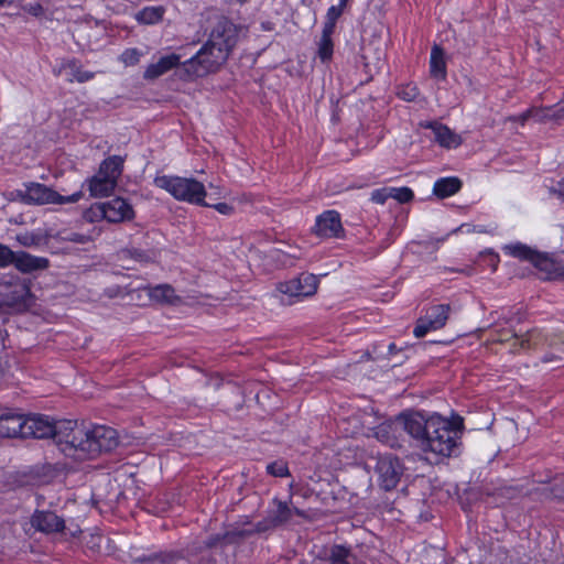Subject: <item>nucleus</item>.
I'll list each match as a JSON object with an SVG mask.
<instances>
[{"mask_svg":"<svg viewBox=\"0 0 564 564\" xmlns=\"http://www.w3.org/2000/svg\"><path fill=\"white\" fill-rule=\"evenodd\" d=\"M403 429L415 441L416 446L425 453L441 457L459 454V440L464 430L460 416L448 420L438 414L427 419L420 413L404 415Z\"/></svg>","mask_w":564,"mask_h":564,"instance_id":"f257e3e1","label":"nucleus"},{"mask_svg":"<svg viewBox=\"0 0 564 564\" xmlns=\"http://www.w3.org/2000/svg\"><path fill=\"white\" fill-rule=\"evenodd\" d=\"M236 42V26L227 19H219L213 28L206 44L184 63L185 72L196 77L215 72L226 62Z\"/></svg>","mask_w":564,"mask_h":564,"instance_id":"f03ea898","label":"nucleus"},{"mask_svg":"<svg viewBox=\"0 0 564 564\" xmlns=\"http://www.w3.org/2000/svg\"><path fill=\"white\" fill-rule=\"evenodd\" d=\"M506 254L521 261L532 263L545 280L564 281V264L551 258L547 253L538 251L522 242H512L502 247Z\"/></svg>","mask_w":564,"mask_h":564,"instance_id":"7ed1b4c3","label":"nucleus"},{"mask_svg":"<svg viewBox=\"0 0 564 564\" xmlns=\"http://www.w3.org/2000/svg\"><path fill=\"white\" fill-rule=\"evenodd\" d=\"M89 426L74 421L57 422L55 442L59 449L76 459L88 458Z\"/></svg>","mask_w":564,"mask_h":564,"instance_id":"20e7f679","label":"nucleus"},{"mask_svg":"<svg viewBox=\"0 0 564 564\" xmlns=\"http://www.w3.org/2000/svg\"><path fill=\"white\" fill-rule=\"evenodd\" d=\"M156 187L166 191L171 196L181 202L195 205L209 206L205 203L206 189L203 183L192 177L161 175L154 178Z\"/></svg>","mask_w":564,"mask_h":564,"instance_id":"39448f33","label":"nucleus"},{"mask_svg":"<svg viewBox=\"0 0 564 564\" xmlns=\"http://www.w3.org/2000/svg\"><path fill=\"white\" fill-rule=\"evenodd\" d=\"M123 162V158L112 155L100 163L97 174L87 181L93 197L108 196L113 192L122 173Z\"/></svg>","mask_w":564,"mask_h":564,"instance_id":"423d86ee","label":"nucleus"},{"mask_svg":"<svg viewBox=\"0 0 564 564\" xmlns=\"http://www.w3.org/2000/svg\"><path fill=\"white\" fill-rule=\"evenodd\" d=\"M23 189L19 191L20 198L29 205H64L74 204L83 198L82 191L75 192L72 195H61L52 187L36 182H29L23 185Z\"/></svg>","mask_w":564,"mask_h":564,"instance_id":"0eeeda50","label":"nucleus"},{"mask_svg":"<svg viewBox=\"0 0 564 564\" xmlns=\"http://www.w3.org/2000/svg\"><path fill=\"white\" fill-rule=\"evenodd\" d=\"M85 217L89 221L106 219L109 223H122L133 219L134 210L127 199L115 197L107 202L94 204L86 212Z\"/></svg>","mask_w":564,"mask_h":564,"instance_id":"6e6552de","label":"nucleus"},{"mask_svg":"<svg viewBox=\"0 0 564 564\" xmlns=\"http://www.w3.org/2000/svg\"><path fill=\"white\" fill-rule=\"evenodd\" d=\"M376 473L379 486L386 491H390L398 486L403 474V466L397 456L386 454L378 457Z\"/></svg>","mask_w":564,"mask_h":564,"instance_id":"1a4fd4ad","label":"nucleus"},{"mask_svg":"<svg viewBox=\"0 0 564 564\" xmlns=\"http://www.w3.org/2000/svg\"><path fill=\"white\" fill-rule=\"evenodd\" d=\"M451 306L448 304H436L427 307L424 315L417 321L413 329V335L416 338L424 337L431 330H437L445 326Z\"/></svg>","mask_w":564,"mask_h":564,"instance_id":"9d476101","label":"nucleus"},{"mask_svg":"<svg viewBox=\"0 0 564 564\" xmlns=\"http://www.w3.org/2000/svg\"><path fill=\"white\" fill-rule=\"evenodd\" d=\"M88 458L96 457L102 452H110L118 445V434L112 427L105 425L89 426Z\"/></svg>","mask_w":564,"mask_h":564,"instance_id":"9b49d317","label":"nucleus"},{"mask_svg":"<svg viewBox=\"0 0 564 564\" xmlns=\"http://www.w3.org/2000/svg\"><path fill=\"white\" fill-rule=\"evenodd\" d=\"M318 279L312 273H302L289 281L279 282L276 291L291 297H308L316 293Z\"/></svg>","mask_w":564,"mask_h":564,"instance_id":"f8f14e48","label":"nucleus"},{"mask_svg":"<svg viewBox=\"0 0 564 564\" xmlns=\"http://www.w3.org/2000/svg\"><path fill=\"white\" fill-rule=\"evenodd\" d=\"M512 340L510 351L516 354L520 350H529L535 348L540 341V333L538 329L527 330L524 334L519 335L512 329H497L492 334V341L509 343Z\"/></svg>","mask_w":564,"mask_h":564,"instance_id":"ddd939ff","label":"nucleus"},{"mask_svg":"<svg viewBox=\"0 0 564 564\" xmlns=\"http://www.w3.org/2000/svg\"><path fill=\"white\" fill-rule=\"evenodd\" d=\"M57 422L54 423L48 416L32 415L23 416V437L56 438Z\"/></svg>","mask_w":564,"mask_h":564,"instance_id":"4468645a","label":"nucleus"},{"mask_svg":"<svg viewBox=\"0 0 564 564\" xmlns=\"http://www.w3.org/2000/svg\"><path fill=\"white\" fill-rule=\"evenodd\" d=\"M312 231L319 238L343 237L344 228L339 213L336 210H326L318 215Z\"/></svg>","mask_w":564,"mask_h":564,"instance_id":"2eb2a0df","label":"nucleus"},{"mask_svg":"<svg viewBox=\"0 0 564 564\" xmlns=\"http://www.w3.org/2000/svg\"><path fill=\"white\" fill-rule=\"evenodd\" d=\"M31 525L40 532L50 534L61 532L65 528V522L52 511H35L31 517Z\"/></svg>","mask_w":564,"mask_h":564,"instance_id":"dca6fc26","label":"nucleus"},{"mask_svg":"<svg viewBox=\"0 0 564 564\" xmlns=\"http://www.w3.org/2000/svg\"><path fill=\"white\" fill-rule=\"evenodd\" d=\"M50 261L44 257H36L24 251L15 252L13 265L22 273H32L34 271L45 270Z\"/></svg>","mask_w":564,"mask_h":564,"instance_id":"f3484780","label":"nucleus"},{"mask_svg":"<svg viewBox=\"0 0 564 564\" xmlns=\"http://www.w3.org/2000/svg\"><path fill=\"white\" fill-rule=\"evenodd\" d=\"M180 64V55L169 54L162 56L158 62L150 64L143 74L144 79L153 80L166 74Z\"/></svg>","mask_w":564,"mask_h":564,"instance_id":"a211bd4d","label":"nucleus"},{"mask_svg":"<svg viewBox=\"0 0 564 564\" xmlns=\"http://www.w3.org/2000/svg\"><path fill=\"white\" fill-rule=\"evenodd\" d=\"M427 128L433 131L434 140L443 148H457L462 144V137L443 123L431 122Z\"/></svg>","mask_w":564,"mask_h":564,"instance_id":"6ab92c4d","label":"nucleus"},{"mask_svg":"<svg viewBox=\"0 0 564 564\" xmlns=\"http://www.w3.org/2000/svg\"><path fill=\"white\" fill-rule=\"evenodd\" d=\"M23 437V415L4 413L0 415V437Z\"/></svg>","mask_w":564,"mask_h":564,"instance_id":"aec40b11","label":"nucleus"},{"mask_svg":"<svg viewBox=\"0 0 564 564\" xmlns=\"http://www.w3.org/2000/svg\"><path fill=\"white\" fill-rule=\"evenodd\" d=\"M330 564H359L357 555L351 546L334 544L327 552Z\"/></svg>","mask_w":564,"mask_h":564,"instance_id":"412c9836","label":"nucleus"},{"mask_svg":"<svg viewBox=\"0 0 564 564\" xmlns=\"http://www.w3.org/2000/svg\"><path fill=\"white\" fill-rule=\"evenodd\" d=\"M65 73L69 83H86L94 78L93 72L84 70L75 59H69L61 65L59 74Z\"/></svg>","mask_w":564,"mask_h":564,"instance_id":"4be33fe9","label":"nucleus"},{"mask_svg":"<svg viewBox=\"0 0 564 564\" xmlns=\"http://www.w3.org/2000/svg\"><path fill=\"white\" fill-rule=\"evenodd\" d=\"M462 186V181L456 176L442 177L434 183L433 194L438 198H446L458 193Z\"/></svg>","mask_w":564,"mask_h":564,"instance_id":"5701e85b","label":"nucleus"},{"mask_svg":"<svg viewBox=\"0 0 564 564\" xmlns=\"http://www.w3.org/2000/svg\"><path fill=\"white\" fill-rule=\"evenodd\" d=\"M430 73L432 77L438 80H444L446 78L447 73L444 51L438 45H434L431 51Z\"/></svg>","mask_w":564,"mask_h":564,"instance_id":"b1692460","label":"nucleus"},{"mask_svg":"<svg viewBox=\"0 0 564 564\" xmlns=\"http://www.w3.org/2000/svg\"><path fill=\"white\" fill-rule=\"evenodd\" d=\"M164 13L165 9L162 6H149L138 11L134 18L142 24H155L163 19Z\"/></svg>","mask_w":564,"mask_h":564,"instance_id":"393cba45","label":"nucleus"},{"mask_svg":"<svg viewBox=\"0 0 564 564\" xmlns=\"http://www.w3.org/2000/svg\"><path fill=\"white\" fill-rule=\"evenodd\" d=\"M334 32L322 30V36L317 43V56L323 63L332 59L334 53V43L332 35Z\"/></svg>","mask_w":564,"mask_h":564,"instance_id":"a878e982","label":"nucleus"},{"mask_svg":"<svg viewBox=\"0 0 564 564\" xmlns=\"http://www.w3.org/2000/svg\"><path fill=\"white\" fill-rule=\"evenodd\" d=\"M149 297L160 303H171L175 299V292L169 284H160L153 288H145Z\"/></svg>","mask_w":564,"mask_h":564,"instance_id":"bb28decb","label":"nucleus"},{"mask_svg":"<svg viewBox=\"0 0 564 564\" xmlns=\"http://www.w3.org/2000/svg\"><path fill=\"white\" fill-rule=\"evenodd\" d=\"M276 509L272 511L269 517L272 519L273 524L276 527L282 525L291 520L293 510L284 501L274 500Z\"/></svg>","mask_w":564,"mask_h":564,"instance_id":"cd10ccee","label":"nucleus"},{"mask_svg":"<svg viewBox=\"0 0 564 564\" xmlns=\"http://www.w3.org/2000/svg\"><path fill=\"white\" fill-rule=\"evenodd\" d=\"M391 431L392 424L382 423L375 429V435L380 442L389 445L390 447H394L397 445V440L390 435Z\"/></svg>","mask_w":564,"mask_h":564,"instance_id":"c85d7f7f","label":"nucleus"},{"mask_svg":"<svg viewBox=\"0 0 564 564\" xmlns=\"http://www.w3.org/2000/svg\"><path fill=\"white\" fill-rule=\"evenodd\" d=\"M343 11L344 10L337 6H332L328 8L323 30L335 32L336 22L343 14Z\"/></svg>","mask_w":564,"mask_h":564,"instance_id":"c756f323","label":"nucleus"},{"mask_svg":"<svg viewBox=\"0 0 564 564\" xmlns=\"http://www.w3.org/2000/svg\"><path fill=\"white\" fill-rule=\"evenodd\" d=\"M267 471L273 477H286L290 475L288 464L282 459L268 464Z\"/></svg>","mask_w":564,"mask_h":564,"instance_id":"7c9ffc66","label":"nucleus"},{"mask_svg":"<svg viewBox=\"0 0 564 564\" xmlns=\"http://www.w3.org/2000/svg\"><path fill=\"white\" fill-rule=\"evenodd\" d=\"M142 53L138 48H127L122 52L119 59L126 66H133L140 62Z\"/></svg>","mask_w":564,"mask_h":564,"instance_id":"2f4dec72","label":"nucleus"},{"mask_svg":"<svg viewBox=\"0 0 564 564\" xmlns=\"http://www.w3.org/2000/svg\"><path fill=\"white\" fill-rule=\"evenodd\" d=\"M419 95H420V91H419L417 87L412 84L402 86L398 90V96L405 101H413L419 97Z\"/></svg>","mask_w":564,"mask_h":564,"instance_id":"473e14b6","label":"nucleus"},{"mask_svg":"<svg viewBox=\"0 0 564 564\" xmlns=\"http://www.w3.org/2000/svg\"><path fill=\"white\" fill-rule=\"evenodd\" d=\"M413 196V192L409 187L391 188V197L399 203H409Z\"/></svg>","mask_w":564,"mask_h":564,"instance_id":"72a5a7b5","label":"nucleus"},{"mask_svg":"<svg viewBox=\"0 0 564 564\" xmlns=\"http://www.w3.org/2000/svg\"><path fill=\"white\" fill-rule=\"evenodd\" d=\"M15 252L0 243V268H6L14 262Z\"/></svg>","mask_w":564,"mask_h":564,"instance_id":"f704fd0d","label":"nucleus"},{"mask_svg":"<svg viewBox=\"0 0 564 564\" xmlns=\"http://www.w3.org/2000/svg\"><path fill=\"white\" fill-rule=\"evenodd\" d=\"M529 112H531V119H534L538 122H544L546 120H553L550 118L551 116V108H530L528 109Z\"/></svg>","mask_w":564,"mask_h":564,"instance_id":"c9c22d12","label":"nucleus"},{"mask_svg":"<svg viewBox=\"0 0 564 564\" xmlns=\"http://www.w3.org/2000/svg\"><path fill=\"white\" fill-rule=\"evenodd\" d=\"M391 197V188H378L371 193V200L376 204H384Z\"/></svg>","mask_w":564,"mask_h":564,"instance_id":"e433bc0d","label":"nucleus"},{"mask_svg":"<svg viewBox=\"0 0 564 564\" xmlns=\"http://www.w3.org/2000/svg\"><path fill=\"white\" fill-rule=\"evenodd\" d=\"M482 257L486 263L491 268V270L496 271L500 261L499 256L492 251H489L485 253Z\"/></svg>","mask_w":564,"mask_h":564,"instance_id":"4c0bfd02","label":"nucleus"},{"mask_svg":"<svg viewBox=\"0 0 564 564\" xmlns=\"http://www.w3.org/2000/svg\"><path fill=\"white\" fill-rule=\"evenodd\" d=\"M23 10L32 15L39 17L43 13V7L39 2L26 3Z\"/></svg>","mask_w":564,"mask_h":564,"instance_id":"58836bf2","label":"nucleus"},{"mask_svg":"<svg viewBox=\"0 0 564 564\" xmlns=\"http://www.w3.org/2000/svg\"><path fill=\"white\" fill-rule=\"evenodd\" d=\"M67 241L75 242V243H87L90 238L87 235L78 234V232H72L67 237L64 238Z\"/></svg>","mask_w":564,"mask_h":564,"instance_id":"ea45409f","label":"nucleus"},{"mask_svg":"<svg viewBox=\"0 0 564 564\" xmlns=\"http://www.w3.org/2000/svg\"><path fill=\"white\" fill-rule=\"evenodd\" d=\"M276 525L273 524L272 519L270 517L265 518L264 520L258 522L256 524L254 531L257 532H265L272 528H275Z\"/></svg>","mask_w":564,"mask_h":564,"instance_id":"a19ab883","label":"nucleus"},{"mask_svg":"<svg viewBox=\"0 0 564 564\" xmlns=\"http://www.w3.org/2000/svg\"><path fill=\"white\" fill-rule=\"evenodd\" d=\"M529 119H531V112H529V110H525L520 115L510 116L508 118L509 121L519 122L521 126H524Z\"/></svg>","mask_w":564,"mask_h":564,"instance_id":"79ce46f5","label":"nucleus"},{"mask_svg":"<svg viewBox=\"0 0 564 564\" xmlns=\"http://www.w3.org/2000/svg\"><path fill=\"white\" fill-rule=\"evenodd\" d=\"M552 495L554 498L564 500V482L563 484H554L551 489Z\"/></svg>","mask_w":564,"mask_h":564,"instance_id":"37998d69","label":"nucleus"},{"mask_svg":"<svg viewBox=\"0 0 564 564\" xmlns=\"http://www.w3.org/2000/svg\"><path fill=\"white\" fill-rule=\"evenodd\" d=\"M553 120H563L564 119V104L558 105L554 110L551 111V116Z\"/></svg>","mask_w":564,"mask_h":564,"instance_id":"c03bdc74","label":"nucleus"},{"mask_svg":"<svg viewBox=\"0 0 564 564\" xmlns=\"http://www.w3.org/2000/svg\"><path fill=\"white\" fill-rule=\"evenodd\" d=\"M551 193H553L564 202V181L557 182V184L551 188Z\"/></svg>","mask_w":564,"mask_h":564,"instance_id":"a18cd8bd","label":"nucleus"},{"mask_svg":"<svg viewBox=\"0 0 564 564\" xmlns=\"http://www.w3.org/2000/svg\"><path fill=\"white\" fill-rule=\"evenodd\" d=\"M217 212H219L220 214H224V215H227V214H230L231 212V207L225 203H219V204H216L213 206Z\"/></svg>","mask_w":564,"mask_h":564,"instance_id":"49530a36","label":"nucleus"},{"mask_svg":"<svg viewBox=\"0 0 564 564\" xmlns=\"http://www.w3.org/2000/svg\"><path fill=\"white\" fill-rule=\"evenodd\" d=\"M401 348H397L395 344L391 343L388 347V352L390 356L394 355L397 351H401Z\"/></svg>","mask_w":564,"mask_h":564,"instance_id":"de8ad7c7","label":"nucleus"},{"mask_svg":"<svg viewBox=\"0 0 564 564\" xmlns=\"http://www.w3.org/2000/svg\"><path fill=\"white\" fill-rule=\"evenodd\" d=\"M554 359H555V357H554L553 355H545V356L543 357V361H544V362H549V361H552V360H554Z\"/></svg>","mask_w":564,"mask_h":564,"instance_id":"09e8293b","label":"nucleus"},{"mask_svg":"<svg viewBox=\"0 0 564 564\" xmlns=\"http://www.w3.org/2000/svg\"><path fill=\"white\" fill-rule=\"evenodd\" d=\"M349 0H339V4L337 7H340L343 10L345 9V7L347 6Z\"/></svg>","mask_w":564,"mask_h":564,"instance_id":"8fccbe9b","label":"nucleus"},{"mask_svg":"<svg viewBox=\"0 0 564 564\" xmlns=\"http://www.w3.org/2000/svg\"><path fill=\"white\" fill-rule=\"evenodd\" d=\"M294 512L300 517H304V512L297 508H294Z\"/></svg>","mask_w":564,"mask_h":564,"instance_id":"3c124183","label":"nucleus"},{"mask_svg":"<svg viewBox=\"0 0 564 564\" xmlns=\"http://www.w3.org/2000/svg\"><path fill=\"white\" fill-rule=\"evenodd\" d=\"M6 0H0V4H2Z\"/></svg>","mask_w":564,"mask_h":564,"instance_id":"603ef678","label":"nucleus"}]
</instances>
